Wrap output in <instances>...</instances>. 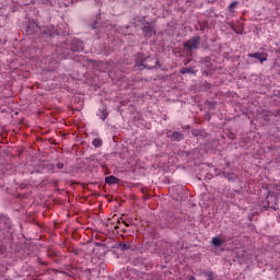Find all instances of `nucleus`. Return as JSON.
<instances>
[{
	"label": "nucleus",
	"instance_id": "8",
	"mask_svg": "<svg viewBox=\"0 0 280 280\" xmlns=\"http://www.w3.org/2000/svg\"><path fill=\"white\" fill-rule=\"evenodd\" d=\"M235 5H237V3H236V2H233V3L230 5V8H235Z\"/></svg>",
	"mask_w": 280,
	"mask_h": 280
},
{
	"label": "nucleus",
	"instance_id": "5",
	"mask_svg": "<svg viewBox=\"0 0 280 280\" xmlns=\"http://www.w3.org/2000/svg\"><path fill=\"white\" fill-rule=\"evenodd\" d=\"M105 183H107V185H115L119 183V179H117V177L112 175L105 178Z\"/></svg>",
	"mask_w": 280,
	"mask_h": 280
},
{
	"label": "nucleus",
	"instance_id": "4",
	"mask_svg": "<svg viewBox=\"0 0 280 280\" xmlns=\"http://www.w3.org/2000/svg\"><path fill=\"white\" fill-rule=\"evenodd\" d=\"M222 244H224V241L222 238H220L219 236H215L212 238V246H214L215 248H220V246H222Z\"/></svg>",
	"mask_w": 280,
	"mask_h": 280
},
{
	"label": "nucleus",
	"instance_id": "3",
	"mask_svg": "<svg viewBox=\"0 0 280 280\" xmlns=\"http://www.w3.org/2000/svg\"><path fill=\"white\" fill-rule=\"evenodd\" d=\"M185 46L188 49H196L198 47V37H194L192 39L188 40Z\"/></svg>",
	"mask_w": 280,
	"mask_h": 280
},
{
	"label": "nucleus",
	"instance_id": "9",
	"mask_svg": "<svg viewBox=\"0 0 280 280\" xmlns=\"http://www.w3.org/2000/svg\"><path fill=\"white\" fill-rule=\"evenodd\" d=\"M103 119H106V115L103 117Z\"/></svg>",
	"mask_w": 280,
	"mask_h": 280
},
{
	"label": "nucleus",
	"instance_id": "6",
	"mask_svg": "<svg viewBox=\"0 0 280 280\" xmlns=\"http://www.w3.org/2000/svg\"><path fill=\"white\" fill-rule=\"evenodd\" d=\"M143 32L145 34V36L150 37V36H154L155 32L154 30H152V27H144Z\"/></svg>",
	"mask_w": 280,
	"mask_h": 280
},
{
	"label": "nucleus",
	"instance_id": "7",
	"mask_svg": "<svg viewBox=\"0 0 280 280\" xmlns=\"http://www.w3.org/2000/svg\"><path fill=\"white\" fill-rule=\"evenodd\" d=\"M92 143H93L94 148H102V140L101 139L96 138L92 141Z\"/></svg>",
	"mask_w": 280,
	"mask_h": 280
},
{
	"label": "nucleus",
	"instance_id": "2",
	"mask_svg": "<svg viewBox=\"0 0 280 280\" xmlns=\"http://www.w3.org/2000/svg\"><path fill=\"white\" fill-rule=\"evenodd\" d=\"M249 57L256 58L257 60H259V62H266V60H268V56L264 52L252 54L249 55Z\"/></svg>",
	"mask_w": 280,
	"mask_h": 280
},
{
	"label": "nucleus",
	"instance_id": "1",
	"mask_svg": "<svg viewBox=\"0 0 280 280\" xmlns=\"http://www.w3.org/2000/svg\"><path fill=\"white\" fill-rule=\"evenodd\" d=\"M267 205L269 209L277 211V209H279V206H277V196L269 194L267 196Z\"/></svg>",
	"mask_w": 280,
	"mask_h": 280
}]
</instances>
